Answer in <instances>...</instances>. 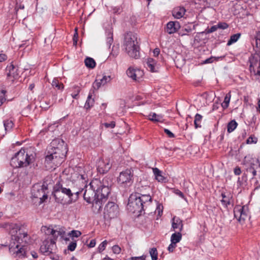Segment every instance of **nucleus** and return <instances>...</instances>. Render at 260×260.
I'll return each instance as SVG.
<instances>
[{"label": "nucleus", "mask_w": 260, "mask_h": 260, "mask_svg": "<svg viewBox=\"0 0 260 260\" xmlns=\"http://www.w3.org/2000/svg\"><path fill=\"white\" fill-rule=\"evenodd\" d=\"M52 85L53 87H56L58 90H62L64 88L63 84L59 82L58 80L57 79H54L52 82Z\"/></svg>", "instance_id": "nucleus-37"}, {"label": "nucleus", "mask_w": 260, "mask_h": 260, "mask_svg": "<svg viewBox=\"0 0 260 260\" xmlns=\"http://www.w3.org/2000/svg\"><path fill=\"white\" fill-rule=\"evenodd\" d=\"M24 8V5H22V4L18 5V4H17L15 9L16 11H17L18 10V9H23Z\"/></svg>", "instance_id": "nucleus-60"}, {"label": "nucleus", "mask_w": 260, "mask_h": 260, "mask_svg": "<svg viewBox=\"0 0 260 260\" xmlns=\"http://www.w3.org/2000/svg\"><path fill=\"white\" fill-rule=\"evenodd\" d=\"M93 91L90 92L88 94L87 99L86 100V102L85 103L84 107L85 108L88 109H90L91 107L93 106L94 103V100L93 98H92V93Z\"/></svg>", "instance_id": "nucleus-27"}, {"label": "nucleus", "mask_w": 260, "mask_h": 260, "mask_svg": "<svg viewBox=\"0 0 260 260\" xmlns=\"http://www.w3.org/2000/svg\"><path fill=\"white\" fill-rule=\"evenodd\" d=\"M180 28V23L177 21H170L167 24V31L169 34L176 32Z\"/></svg>", "instance_id": "nucleus-17"}, {"label": "nucleus", "mask_w": 260, "mask_h": 260, "mask_svg": "<svg viewBox=\"0 0 260 260\" xmlns=\"http://www.w3.org/2000/svg\"><path fill=\"white\" fill-rule=\"evenodd\" d=\"M186 9L184 7L181 6H177L175 7L172 11V15L176 19H180L182 18L185 15Z\"/></svg>", "instance_id": "nucleus-18"}, {"label": "nucleus", "mask_w": 260, "mask_h": 260, "mask_svg": "<svg viewBox=\"0 0 260 260\" xmlns=\"http://www.w3.org/2000/svg\"><path fill=\"white\" fill-rule=\"evenodd\" d=\"M218 29L217 25H213L207 30V33H212Z\"/></svg>", "instance_id": "nucleus-53"}, {"label": "nucleus", "mask_w": 260, "mask_h": 260, "mask_svg": "<svg viewBox=\"0 0 260 260\" xmlns=\"http://www.w3.org/2000/svg\"><path fill=\"white\" fill-rule=\"evenodd\" d=\"M164 132L165 133L168 135V136L170 138H174L175 137V135H174L173 133H172L170 130H169L168 129H166L165 128L164 129Z\"/></svg>", "instance_id": "nucleus-51"}, {"label": "nucleus", "mask_w": 260, "mask_h": 260, "mask_svg": "<svg viewBox=\"0 0 260 260\" xmlns=\"http://www.w3.org/2000/svg\"><path fill=\"white\" fill-rule=\"evenodd\" d=\"M45 228L46 229V233L47 234L52 235L54 238H57L59 236L63 237L65 234V232L62 229L58 230L57 229L55 230L50 228H47L45 227Z\"/></svg>", "instance_id": "nucleus-23"}, {"label": "nucleus", "mask_w": 260, "mask_h": 260, "mask_svg": "<svg viewBox=\"0 0 260 260\" xmlns=\"http://www.w3.org/2000/svg\"><path fill=\"white\" fill-rule=\"evenodd\" d=\"M103 125L107 128H114L115 126V123L114 121H112L110 123H104Z\"/></svg>", "instance_id": "nucleus-47"}, {"label": "nucleus", "mask_w": 260, "mask_h": 260, "mask_svg": "<svg viewBox=\"0 0 260 260\" xmlns=\"http://www.w3.org/2000/svg\"><path fill=\"white\" fill-rule=\"evenodd\" d=\"M246 142L247 144L256 143V139L255 138H253L251 136L247 139Z\"/></svg>", "instance_id": "nucleus-52"}, {"label": "nucleus", "mask_w": 260, "mask_h": 260, "mask_svg": "<svg viewBox=\"0 0 260 260\" xmlns=\"http://www.w3.org/2000/svg\"><path fill=\"white\" fill-rule=\"evenodd\" d=\"M213 58L211 57V58H207L206 59L205 61H204V63H211L213 62Z\"/></svg>", "instance_id": "nucleus-63"}, {"label": "nucleus", "mask_w": 260, "mask_h": 260, "mask_svg": "<svg viewBox=\"0 0 260 260\" xmlns=\"http://www.w3.org/2000/svg\"><path fill=\"white\" fill-rule=\"evenodd\" d=\"M76 88H77V93L72 94V98L75 99H77L78 98V94L80 91L79 87H77Z\"/></svg>", "instance_id": "nucleus-56"}, {"label": "nucleus", "mask_w": 260, "mask_h": 260, "mask_svg": "<svg viewBox=\"0 0 260 260\" xmlns=\"http://www.w3.org/2000/svg\"><path fill=\"white\" fill-rule=\"evenodd\" d=\"M111 80V76L106 75H104L101 79H99V80L101 81L102 83H103L104 85L109 82Z\"/></svg>", "instance_id": "nucleus-40"}, {"label": "nucleus", "mask_w": 260, "mask_h": 260, "mask_svg": "<svg viewBox=\"0 0 260 260\" xmlns=\"http://www.w3.org/2000/svg\"><path fill=\"white\" fill-rule=\"evenodd\" d=\"M234 216L241 224L248 217V210L246 206L236 205L234 209Z\"/></svg>", "instance_id": "nucleus-14"}, {"label": "nucleus", "mask_w": 260, "mask_h": 260, "mask_svg": "<svg viewBox=\"0 0 260 260\" xmlns=\"http://www.w3.org/2000/svg\"><path fill=\"white\" fill-rule=\"evenodd\" d=\"M255 38V39H257V40H259V39H260V31H258L257 32Z\"/></svg>", "instance_id": "nucleus-64"}, {"label": "nucleus", "mask_w": 260, "mask_h": 260, "mask_svg": "<svg viewBox=\"0 0 260 260\" xmlns=\"http://www.w3.org/2000/svg\"><path fill=\"white\" fill-rule=\"evenodd\" d=\"M7 58V56L5 54L0 53V62L6 60Z\"/></svg>", "instance_id": "nucleus-57"}, {"label": "nucleus", "mask_w": 260, "mask_h": 260, "mask_svg": "<svg viewBox=\"0 0 260 260\" xmlns=\"http://www.w3.org/2000/svg\"><path fill=\"white\" fill-rule=\"evenodd\" d=\"M7 91L4 89L0 90V107L6 102V94Z\"/></svg>", "instance_id": "nucleus-38"}, {"label": "nucleus", "mask_w": 260, "mask_h": 260, "mask_svg": "<svg viewBox=\"0 0 260 260\" xmlns=\"http://www.w3.org/2000/svg\"><path fill=\"white\" fill-rule=\"evenodd\" d=\"M76 32L74 34V38H73V41H74V44L76 45L77 43V37H78V34L77 32V29H75Z\"/></svg>", "instance_id": "nucleus-59"}, {"label": "nucleus", "mask_w": 260, "mask_h": 260, "mask_svg": "<svg viewBox=\"0 0 260 260\" xmlns=\"http://www.w3.org/2000/svg\"><path fill=\"white\" fill-rule=\"evenodd\" d=\"M106 42L108 46L110 47L113 41V32L111 30L106 31Z\"/></svg>", "instance_id": "nucleus-30"}, {"label": "nucleus", "mask_w": 260, "mask_h": 260, "mask_svg": "<svg viewBox=\"0 0 260 260\" xmlns=\"http://www.w3.org/2000/svg\"><path fill=\"white\" fill-rule=\"evenodd\" d=\"M68 235L72 238H77L81 236V233L79 231L73 230L70 233H69Z\"/></svg>", "instance_id": "nucleus-42"}, {"label": "nucleus", "mask_w": 260, "mask_h": 260, "mask_svg": "<svg viewBox=\"0 0 260 260\" xmlns=\"http://www.w3.org/2000/svg\"><path fill=\"white\" fill-rule=\"evenodd\" d=\"M119 213L118 205L113 202H109L105 208L104 217L106 219H113L117 217Z\"/></svg>", "instance_id": "nucleus-12"}, {"label": "nucleus", "mask_w": 260, "mask_h": 260, "mask_svg": "<svg viewBox=\"0 0 260 260\" xmlns=\"http://www.w3.org/2000/svg\"><path fill=\"white\" fill-rule=\"evenodd\" d=\"M222 199L221 202L223 206L227 207L228 205L232 204L233 196L231 193L228 192H224L221 193Z\"/></svg>", "instance_id": "nucleus-19"}, {"label": "nucleus", "mask_w": 260, "mask_h": 260, "mask_svg": "<svg viewBox=\"0 0 260 260\" xmlns=\"http://www.w3.org/2000/svg\"><path fill=\"white\" fill-rule=\"evenodd\" d=\"M145 259H146V256L145 255H142V256H140L131 257L130 258L131 260H137V259L145 260Z\"/></svg>", "instance_id": "nucleus-54"}, {"label": "nucleus", "mask_w": 260, "mask_h": 260, "mask_svg": "<svg viewBox=\"0 0 260 260\" xmlns=\"http://www.w3.org/2000/svg\"><path fill=\"white\" fill-rule=\"evenodd\" d=\"M176 247V244L172 243L169 245L168 247V250L169 251V252H172L174 251V249Z\"/></svg>", "instance_id": "nucleus-49"}, {"label": "nucleus", "mask_w": 260, "mask_h": 260, "mask_svg": "<svg viewBox=\"0 0 260 260\" xmlns=\"http://www.w3.org/2000/svg\"><path fill=\"white\" fill-rule=\"evenodd\" d=\"M183 224L182 220L178 217H174L172 220V228L173 231L176 229H179L180 232H181L183 230Z\"/></svg>", "instance_id": "nucleus-21"}, {"label": "nucleus", "mask_w": 260, "mask_h": 260, "mask_svg": "<svg viewBox=\"0 0 260 260\" xmlns=\"http://www.w3.org/2000/svg\"><path fill=\"white\" fill-rule=\"evenodd\" d=\"M79 180H81L82 182H85L87 179V175L85 174L79 175L78 177Z\"/></svg>", "instance_id": "nucleus-48"}, {"label": "nucleus", "mask_w": 260, "mask_h": 260, "mask_svg": "<svg viewBox=\"0 0 260 260\" xmlns=\"http://www.w3.org/2000/svg\"><path fill=\"white\" fill-rule=\"evenodd\" d=\"M7 71L9 72L7 73L8 76H12L13 78H16L19 75V72L17 67H15L13 64H11L7 67Z\"/></svg>", "instance_id": "nucleus-24"}, {"label": "nucleus", "mask_w": 260, "mask_h": 260, "mask_svg": "<svg viewBox=\"0 0 260 260\" xmlns=\"http://www.w3.org/2000/svg\"><path fill=\"white\" fill-rule=\"evenodd\" d=\"M148 119L152 121L159 122L162 119V117L160 115H157L155 113H151L148 116Z\"/></svg>", "instance_id": "nucleus-29"}, {"label": "nucleus", "mask_w": 260, "mask_h": 260, "mask_svg": "<svg viewBox=\"0 0 260 260\" xmlns=\"http://www.w3.org/2000/svg\"><path fill=\"white\" fill-rule=\"evenodd\" d=\"M174 192L176 195H178V196H179L181 198L185 199V197H184L183 193L180 190H179V189H175Z\"/></svg>", "instance_id": "nucleus-50"}, {"label": "nucleus", "mask_w": 260, "mask_h": 260, "mask_svg": "<svg viewBox=\"0 0 260 260\" xmlns=\"http://www.w3.org/2000/svg\"><path fill=\"white\" fill-rule=\"evenodd\" d=\"M58 142V140H54L51 143V150L48 151L45 160V166L48 169H55L64 160V154L67 152L66 146L62 142V144H59L57 147H55Z\"/></svg>", "instance_id": "nucleus-1"}, {"label": "nucleus", "mask_w": 260, "mask_h": 260, "mask_svg": "<svg viewBox=\"0 0 260 260\" xmlns=\"http://www.w3.org/2000/svg\"><path fill=\"white\" fill-rule=\"evenodd\" d=\"M218 28L225 29L229 27V25L225 22H219L217 24Z\"/></svg>", "instance_id": "nucleus-45"}, {"label": "nucleus", "mask_w": 260, "mask_h": 260, "mask_svg": "<svg viewBox=\"0 0 260 260\" xmlns=\"http://www.w3.org/2000/svg\"><path fill=\"white\" fill-rule=\"evenodd\" d=\"M5 228L9 231L11 235L12 240L17 243L16 248L19 247V244H26L28 243L30 237L27 234V232L22 226L15 223H6Z\"/></svg>", "instance_id": "nucleus-2"}, {"label": "nucleus", "mask_w": 260, "mask_h": 260, "mask_svg": "<svg viewBox=\"0 0 260 260\" xmlns=\"http://www.w3.org/2000/svg\"><path fill=\"white\" fill-rule=\"evenodd\" d=\"M202 116L198 113H197L195 115L194 120V124L195 125V127L197 128L198 127H200L201 122L202 119Z\"/></svg>", "instance_id": "nucleus-36"}, {"label": "nucleus", "mask_w": 260, "mask_h": 260, "mask_svg": "<svg viewBox=\"0 0 260 260\" xmlns=\"http://www.w3.org/2000/svg\"><path fill=\"white\" fill-rule=\"evenodd\" d=\"M123 47L130 57L137 59L140 57V47L136 35L131 32L127 33L124 36Z\"/></svg>", "instance_id": "nucleus-3"}, {"label": "nucleus", "mask_w": 260, "mask_h": 260, "mask_svg": "<svg viewBox=\"0 0 260 260\" xmlns=\"http://www.w3.org/2000/svg\"><path fill=\"white\" fill-rule=\"evenodd\" d=\"M231 97V95L230 92L226 94V95L225 96L224 101L223 103L221 104V106L223 109H226L229 107Z\"/></svg>", "instance_id": "nucleus-35"}, {"label": "nucleus", "mask_w": 260, "mask_h": 260, "mask_svg": "<svg viewBox=\"0 0 260 260\" xmlns=\"http://www.w3.org/2000/svg\"><path fill=\"white\" fill-rule=\"evenodd\" d=\"M113 252L115 254H119L121 252V248L118 245H114L112 247Z\"/></svg>", "instance_id": "nucleus-46"}, {"label": "nucleus", "mask_w": 260, "mask_h": 260, "mask_svg": "<svg viewBox=\"0 0 260 260\" xmlns=\"http://www.w3.org/2000/svg\"><path fill=\"white\" fill-rule=\"evenodd\" d=\"M241 36V34L238 33L236 34H234L233 35H232L230 37V39L228 41L227 43V45L230 46L232 44L236 42L240 38Z\"/></svg>", "instance_id": "nucleus-32"}, {"label": "nucleus", "mask_w": 260, "mask_h": 260, "mask_svg": "<svg viewBox=\"0 0 260 260\" xmlns=\"http://www.w3.org/2000/svg\"><path fill=\"white\" fill-rule=\"evenodd\" d=\"M182 239V234L181 232L175 233L173 234L171 237V242L172 243L176 244L179 242Z\"/></svg>", "instance_id": "nucleus-28"}, {"label": "nucleus", "mask_w": 260, "mask_h": 260, "mask_svg": "<svg viewBox=\"0 0 260 260\" xmlns=\"http://www.w3.org/2000/svg\"><path fill=\"white\" fill-rule=\"evenodd\" d=\"M238 125L237 123L235 120L231 121L227 125V130L229 133H231L234 131Z\"/></svg>", "instance_id": "nucleus-34"}, {"label": "nucleus", "mask_w": 260, "mask_h": 260, "mask_svg": "<svg viewBox=\"0 0 260 260\" xmlns=\"http://www.w3.org/2000/svg\"><path fill=\"white\" fill-rule=\"evenodd\" d=\"M234 172L236 175H239L241 173V169L238 167L234 169Z\"/></svg>", "instance_id": "nucleus-58"}, {"label": "nucleus", "mask_w": 260, "mask_h": 260, "mask_svg": "<svg viewBox=\"0 0 260 260\" xmlns=\"http://www.w3.org/2000/svg\"><path fill=\"white\" fill-rule=\"evenodd\" d=\"M95 244H96L95 240L94 239H92L90 241V242L88 245V246L91 248L95 246Z\"/></svg>", "instance_id": "nucleus-61"}, {"label": "nucleus", "mask_w": 260, "mask_h": 260, "mask_svg": "<svg viewBox=\"0 0 260 260\" xmlns=\"http://www.w3.org/2000/svg\"><path fill=\"white\" fill-rule=\"evenodd\" d=\"M55 246V242L51 241L49 244H44L41 246L40 250L45 255H48L53 252L52 247Z\"/></svg>", "instance_id": "nucleus-22"}, {"label": "nucleus", "mask_w": 260, "mask_h": 260, "mask_svg": "<svg viewBox=\"0 0 260 260\" xmlns=\"http://www.w3.org/2000/svg\"><path fill=\"white\" fill-rule=\"evenodd\" d=\"M24 246V245H21V244H19V247H20L19 248H18V249L16 252L17 254L20 253L21 254H23L25 253L24 248H23V247Z\"/></svg>", "instance_id": "nucleus-55"}, {"label": "nucleus", "mask_w": 260, "mask_h": 260, "mask_svg": "<svg viewBox=\"0 0 260 260\" xmlns=\"http://www.w3.org/2000/svg\"><path fill=\"white\" fill-rule=\"evenodd\" d=\"M77 246V244L75 241L71 242L68 246V249L71 251L75 250Z\"/></svg>", "instance_id": "nucleus-44"}, {"label": "nucleus", "mask_w": 260, "mask_h": 260, "mask_svg": "<svg viewBox=\"0 0 260 260\" xmlns=\"http://www.w3.org/2000/svg\"><path fill=\"white\" fill-rule=\"evenodd\" d=\"M145 65L147 69L151 72H156L158 69L156 61L152 58H148Z\"/></svg>", "instance_id": "nucleus-20"}, {"label": "nucleus", "mask_w": 260, "mask_h": 260, "mask_svg": "<svg viewBox=\"0 0 260 260\" xmlns=\"http://www.w3.org/2000/svg\"><path fill=\"white\" fill-rule=\"evenodd\" d=\"M250 73L254 75L260 76V55L255 53L252 54L249 58Z\"/></svg>", "instance_id": "nucleus-13"}, {"label": "nucleus", "mask_w": 260, "mask_h": 260, "mask_svg": "<svg viewBox=\"0 0 260 260\" xmlns=\"http://www.w3.org/2000/svg\"><path fill=\"white\" fill-rule=\"evenodd\" d=\"M159 52H160V50H159V48H156L154 49V50H153L154 56H157L158 55V54H159Z\"/></svg>", "instance_id": "nucleus-62"}, {"label": "nucleus", "mask_w": 260, "mask_h": 260, "mask_svg": "<svg viewBox=\"0 0 260 260\" xmlns=\"http://www.w3.org/2000/svg\"><path fill=\"white\" fill-rule=\"evenodd\" d=\"M48 189V184L46 181H44L43 184L36 183L32 187L31 190V197L39 199L40 200L39 203L41 204L47 199Z\"/></svg>", "instance_id": "nucleus-7"}, {"label": "nucleus", "mask_w": 260, "mask_h": 260, "mask_svg": "<svg viewBox=\"0 0 260 260\" xmlns=\"http://www.w3.org/2000/svg\"><path fill=\"white\" fill-rule=\"evenodd\" d=\"M111 165L108 160L100 159L97 164L98 171L101 174L107 173L111 168Z\"/></svg>", "instance_id": "nucleus-16"}, {"label": "nucleus", "mask_w": 260, "mask_h": 260, "mask_svg": "<svg viewBox=\"0 0 260 260\" xmlns=\"http://www.w3.org/2000/svg\"><path fill=\"white\" fill-rule=\"evenodd\" d=\"M74 193L70 188L62 186L60 182H58L53 187V194L56 202L64 204L69 200H72Z\"/></svg>", "instance_id": "nucleus-5"}, {"label": "nucleus", "mask_w": 260, "mask_h": 260, "mask_svg": "<svg viewBox=\"0 0 260 260\" xmlns=\"http://www.w3.org/2000/svg\"><path fill=\"white\" fill-rule=\"evenodd\" d=\"M243 165L246 169V175L251 173L252 175V178L256 175V169L259 167L260 165L258 159L253 158L247 159L245 158Z\"/></svg>", "instance_id": "nucleus-11"}, {"label": "nucleus", "mask_w": 260, "mask_h": 260, "mask_svg": "<svg viewBox=\"0 0 260 260\" xmlns=\"http://www.w3.org/2000/svg\"><path fill=\"white\" fill-rule=\"evenodd\" d=\"M32 158L33 156L28 155L24 149H21L12 157L11 165L16 168L26 167L31 162Z\"/></svg>", "instance_id": "nucleus-6"}, {"label": "nucleus", "mask_w": 260, "mask_h": 260, "mask_svg": "<svg viewBox=\"0 0 260 260\" xmlns=\"http://www.w3.org/2000/svg\"><path fill=\"white\" fill-rule=\"evenodd\" d=\"M152 170L156 180L159 182H165L166 181L167 179L162 175V171L157 168H153Z\"/></svg>", "instance_id": "nucleus-25"}, {"label": "nucleus", "mask_w": 260, "mask_h": 260, "mask_svg": "<svg viewBox=\"0 0 260 260\" xmlns=\"http://www.w3.org/2000/svg\"><path fill=\"white\" fill-rule=\"evenodd\" d=\"M98 192V198L94 204V208L97 212H99L102 209L103 204L106 201L110 192V190L108 186L103 185L102 183V186L99 188Z\"/></svg>", "instance_id": "nucleus-8"}, {"label": "nucleus", "mask_w": 260, "mask_h": 260, "mask_svg": "<svg viewBox=\"0 0 260 260\" xmlns=\"http://www.w3.org/2000/svg\"><path fill=\"white\" fill-rule=\"evenodd\" d=\"M126 74L128 77L138 82L141 80L144 75V73L142 70L131 67L127 70Z\"/></svg>", "instance_id": "nucleus-15"}, {"label": "nucleus", "mask_w": 260, "mask_h": 260, "mask_svg": "<svg viewBox=\"0 0 260 260\" xmlns=\"http://www.w3.org/2000/svg\"><path fill=\"white\" fill-rule=\"evenodd\" d=\"M150 254L151 255L152 260L157 259V251L156 248H152L150 249L149 251Z\"/></svg>", "instance_id": "nucleus-39"}, {"label": "nucleus", "mask_w": 260, "mask_h": 260, "mask_svg": "<svg viewBox=\"0 0 260 260\" xmlns=\"http://www.w3.org/2000/svg\"><path fill=\"white\" fill-rule=\"evenodd\" d=\"M127 207L134 213L141 212L144 210L145 205L142 204L139 193L132 194L128 199Z\"/></svg>", "instance_id": "nucleus-9"}, {"label": "nucleus", "mask_w": 260, "mask_h": 260, "mask_svg": "<svg viewBox=\"0 0 260 260\" xmlns=\"http://www.w3.org/2000/svg\"><path fill=\"white\" fill-rule=\"evenodd\" d=\"M107 245V241L106 240L102 242L98 247V250L99 252L103 251Z\"/></svg>", "instance_id": "nucleus-43"}, {"label": "nucleus", "mask_w": 260, "mask_h": 260, "mask_svg": "<svg viewBox=\"0 0 260 260\" xmlns=\"http://www.w3.org/2000/svg\"><path fill=\"white\" fill-rule=\"evenodd\" d=\"M101 186H102V182L98 179L92 180L88 185L85 186L84 199L88 203L92 204V210L94 212H97L94 208V204L98 198V191Z\"/></svg>", "instance_id": "nucleus-4"}, {"label": "nucleus", "mask_w": 260, "mask_h": 260, "mask_svg": "<svg viewBox=\"0 0 260 260\" xmlns=\"http://www.w3.org/2000/svg\"><path fill=\"white\" fill-rule=\"evenodd\" d=\"M134 181V171L132 169L121 172L117 178V182L123 187L132 185Z\"/></svg>", "instance_id": "nucleus-10"}, {"label": "nucleus", "mask_w": 260, "mask_h": 260, "mask_svg": "<svg viewBox=\"0 0 260 260\" xmlns=\"http://www.w3.org/2000/svg\"><path fill=\"white\" fill-rule=\"evenodd\" d=\"M14 123L11 120H5L4 121V126L6 132L10 131L13 128Z\"/></svg>", "instance_id": "nucleus-33"}, {"label": "nucleus", "mask_w": 260, "mask_h": 260, "mask_svg": "<svg viewBox=\"0 0 260 260\" xmlns=\"http://www.w3.org/2000/svg\"><path fill=\"white\" fill-rule=\"evenodd\" d=\"M101 86H104V85L102 83L101 81L99 80V79H96L92 85L93 88L96 90L98 89Z\"/></svg>", "instance_id": "nucleus-41"}, {"label": "nucleus", "mask_w": 260, "mask_h": 260, "mask_svg": "<svg viewBox=\"0 0 260 260\" xmlns=\"http://www.w3.org/2000/svg\"><path fill=\"white\" fill-rule=\"evenodd\" d=\"M140 199L142 203V204L145 205V207L147 205L150 204L152 198L151 196L149 194H139Z\"/></svg>", "instance_id": "nucleus-26"}, {"label": "nucleus", "mask_w": 260, "mask_h": 260, "mask_svg": "<svg viewBox=\"0 0 260 260\" xmlns=\"http://www.w3.org/2000/svg\"><path fill=\"white\" fill-rule=\"evenodd\" d=\"M84 62L85 66L89 68L93 69L95 66V62L94 60L91 57H87L85 59Z\"/></svg>", "instance_id": "nucleus-31"}]
</instances>
